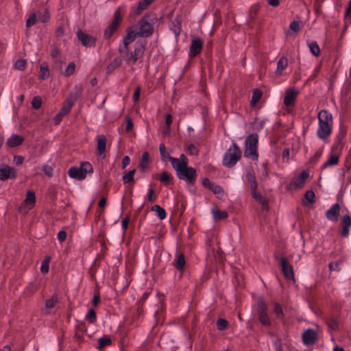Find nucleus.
Segmentation results:
<instances>
[{"label": "nucleus", "instance_id": "1", "mask_svg": "<svg viewBox=\"0 0 351 351\" xmlns=\"http://www.w3.org/2000/svg\"><path fill=\"white\" fill-rule=\"evenodd\" d=\"M158 19L156 14L151 12L145 14L138 23L133 25L131 29L134 32L137 37L148 38L154 32V25L157 23Z\"/></svg>", "mask_w": 351, "mask_h": 351}, {"label": "nucleus", "instance_id": "2", "mask_svg": "<svg viewBox=\"0 0 351 351\" xmlns=\"http://www.w3.org/2000/svg\"><path fill=\"white\" fill-rule=\"evenodd\" d=\"M82 92V86H76L75 87L74 90L70 95V98L66 100L64 105L61 108L60 112L55 116L53 121L56 125L58 124L62 121V118L71 111L75 101H77L81 95Z\"/></svg>", "mask_w": 351, "mask_h": 351}, {"label": "nucleus", "instance_id": "3", "mask_svg": "<svg viewBox=\"0 0 351 351\" xmlns=\"http://www.w3.org/2000/svg\"><path fill=\"white\" fill-rule=\"evenodd\" d=\"M145 42L138 41L135 43L134 51L129 53L128 51H125L119 47V51L127 64H134L139 58H142L145 52Z\"/></svg>", "mask_w": 351, "mask_h": 351}, {"label": "nucleus", "instance_id": "4", "mask_svg": "<svg viewBox=\"0 0 351 351\" xmlns=\"http://www.w3.org/2000/svg\"><path fill=\"white\" fill-rule=\"evenodd\" d=\"M176 167L174 169L179 179L186 181L188 184H194L197 177V172L194 168L189 167L184 162L177 164Z\"/></svg>", "mask_w": 351, "mask_h": 351}, {"label": "nucleus", "instance_id": "5", "mask_svg": "<svg viewBox=\"0 0 351 351\" xmlns=\"http://www.w3.org/2000/svg\"><path fill=\"white\" fill-rule=\"evenodd\" d=\"M241 151L239 146L232 143V146L226 151L223 157V166L231 168L234 166L241 157Z\"/></svg>", "mask_w": 351, "mask_h": 351}, {"label": "nucleus", "instance_id": "6", "mask_svg": "<svg viewBox=\"0 0 351 351\" xmlns=\"http://www.w3.org/2000/svg\"><path fill=\"white\" fill-rule=\"evenodd\" d=\"M93 167L88 162H83L80 167H71L68 171V175L73 179L82 180L86 178L87 173H92Z\"/></svg>", "mask_w": 351, "mask_h": 351}, {"label": "nucleus", "instance_id": "7", "mask_svg": "<svg viewBox=\"0 0 351 351\" xmlns=\"http://www.w3.org/2000/svg\"><path fill=\"white\" fill-rule=\"evenodd\" d=\"M258 136L256 133L250 134L245 140V150L244 152V156L247 158H251L253 160H258Z\"/></svg>", "mask_w": 351, "mask_h": 351}, {"label": "nucleus", "instance_id": "8", "mask_svg": "<svg viewBox=\"0 0 351 351\" xmlns=\"http://www.w3.org/2000/svg\"><path fill=\"white\" fill-rule=\"evenodd\" d=\"M258 320L265 326H269L271 322L267 313V307L266 304L263 300H258Z\"/></svg>", "mask_w": 351, "mask_h": 351}, {"label": "nucleus", "instance_id": "9", "mask_svg": "<svg viewBox=\"0 0 351 351\" xmlns=\"http://www.w3.org/2000/svg\"><path fill=\"white\" fill-rule=\"evenodd\" d=\"M122 20L121 8H119L114 12V18L110 25L106 28L104 32V37L106 38H110L113 33L117 30L120 22Z\"/></svg>", "mask_w": 351, "mask_h": 351}, {"label": "nucleus", "instance_id": "10", "mask_svg": "<svg viewBox=\"0 0 351 351\" xmlns=\"http://www.w3.org/2000/svg\"><path fill=\"white\" fill-rule=\"evenodd\" d=\"M77 38L81 41L82 44L86 47H91L95 45L97 39L84 32L81 29H78L77 32Z\"/></svg>", "mask_w": 351, "mask_h": 351}, {"label": "nucleus", "instance_id": "11", "mask_svg": "<svg viewBox=\"0 0 351 351\" xmlns=\"http://www.w3.org/2000/svg\"><path fill=\"white\" fill-rule=\"evenodd\" d=\"M279 263L286 278L294 280L295 278L293 267L288 263L287 260L284 257L280 258L279 259Z\"/></svg>", "mask_w": 351, "mask_h": 351}, {"label": "nucleus", "instance_id": "12", "mask_svg": "<svg viewBox=\"0 0 351 351\" xmlns=\"http://www.w3.org/2000/svg\"><path fill=\"white\" fill-rule=\"evenodd\" d=\"M340 215V206L338 204L332 205L326 212V217L331 221H337Z\"/></svg>", "mask_w": 351, "mask_h": 351}, {"label": "nucleus", "instance_id": "13", "mask_svg": "<svg viewBox=\"0 0 351 351\" xmlns=\"http://www.w3.org/2000/svg\"><path fill=\"white\" fill-rule=\"evenodd\" d=\"M317 338V333L313 329L308 328L302 334V340L305 345H313Z\"/></svg>", "mask_w": 351, "mask_h": 351}, {"label": "nucleus", "instance_id": "14", "mask_svg": "<svg viewBox=\"0 0 351 351\" xmlns=\"http://www.w3.org/2000/svg\"><path fill=\"white\" fill-rule=\"evenodd\" d=\"M332 125L329 123H319V128L317 130V136L321 139L326 138L331 133Z\"/></svg>", "mask_w": 351, "mask_h": 351}, {"label": "nucleus", "instance_id": "15", "mask_svg": "<svg viewBox=\"0 0 351 351\" xmlns=\"http://www.w3.org/2000/svg\"><path fill=\"white\" fill-rule=\"evenodd\" d=\"M202 49V41L199 38H194L190 46V56L195 57L198 55Z\"/></svg>", "mask_w": 351, "mask_h": 351}, {"label": "nucleus", "instance_id": "16", "mask_svg": "<svg viewBox=\"0 0 351 351\" xmlns=\"http://www.w3.org/2000/svg\"><path fill=\"white\" fill-rule=\"evenodd\" d=\"M16 171L15 169L9 166H4L0 168V180H6L9 178H15Z\"/></svg>", "mask_w": 351, "mask_h": 351}, {"label": "nucleus", "instance_id": "17", "mask_svg": "<svg viewBox=\"0 0 351 351\" xmlns=\"http://www.w3.org/2000/svg\"><path fill=\"white\" fill-rule=\"evenodd\" d=\"M298 95V91L294 88H289L287 90L286 95L284 98V104L287 106H292Z\"/></svg>", "mask_w": 351, "mask_h": 351}, {"label": "nucleus", "instance_id": "18", "mask_svg": "<svg viewBox=\"0 0 351 351\" xmlns=\"http://www.w3.org/2000/svg\"><path fill=\"white\" fill-rule=\"evenodd\" d=\"M351 227V217L350 215H346L343 216L341 221V235L343 237H348L350 234V228Z\"/></svg>", "mask_w": 351, "mask_h": 351}, {"label": "nucleus", "instance_id": "19", "mask_svg": "<svg viewBox=\"0 0 351 351\" xmlns=\"http://www.w3.org/2000/svg\"><path fill=\"white\" fill-rule=\"evenodd\" d=\"M136 38H137L136 35L135 34L134 32L130 27L128 29L127 34L124 37L123 40V47H121L122 49H123L125 51L128 50V46L129 45L133 42Z\"/></svg>", "mask_w": 351, "mask_h": 351}, {"label": "nucleus", "instance_id": "20", "mask_svg": "<svg viewBox=\"0 0 351 351\" xmlns=\"http://www.w3.org/2000/svg\"><path fill=\"white\" fill-rule=\"evenodd\" d=\"M319 123L332 124V116L326 110H322L318 114Z\"/></svg>", "mask_w": 351, "mask_h": 351}, {"label": "nucleus", "instance_id": "21", "mask_svg": "<svg viewBox=\"0 0 351 351\" xmlns=\"http://www.w3.org/2000/svg\"><path fill=\"white\" fill-rule=\"evenodd\" d=\"M246 178L250 184L251 191H254V189H256L257 182L256 181L255 173L252 169L247 170Z\"/></svg>", "mask_w": 351, "mask_h": 351}, {"label": "nucleus", "instance_id": "22", "mask_svg": "<svg viewBox=\"0 0 351 351\" xmlns=\"http://www.w3.org/2000/svg\"><path fill=\"white\" fill-rule=\"evenodd\" d=\"M97 342L98 345L96 346V348L100 350L110 346L112 343L111 338L106 335H103L101 337L98 339Z\"/></svg>", "mask_w": 351, "mask_h": 351}, {"label": "nucleus", "instance_id": "23", "mask_svg": "<svg viewBox=\"0 0 351 351\" xmlns=\"http://www.w3.org/2000/svg\"><path fill=\"white\" fill-rule=\"evenodd\" d=\"M154 0H142L141 1L137 7L134 10V14L136 16L140 15L143 11L145 10L148 6L154 1Z\"/></svg>", "mask_w": 351, "mask_h": 351}, {"label": "nucleus", "instance_id": "24", "mask_svg": "<svg viewBox=\"0 0 351 351\" xmlns=\"http://www.w3.org/2000/svg\"><path fill=\"white\" fill-rule=\"evenodd\" d=\"M106 138L104 135L97 136V149L100 155L106 151Z\"/></svg>", "mask_w": 351, "mask_h": 351}, {"label": "nucleus", "instance_id": "25", "mask_svg": "<svg viewBox=\"0 0 351 351\" xmlns=\"http://www.w3.org/2000/svg\"><path fill=\"white\" fill-rule=\"evenodd\" d=\"M288 66V60L285 57H281L278 62L276 75L279 76L282 74L284 69Z\"/></svg>", "mask_w": 351, "mask_h": 351}, {"label": "nucleus", "instance_id": "26", "mask_svg": "<svg viewBox=\"0 0 351 351\" xmlns=\"http://www.w3.org/2000/svg\"><path fill=\"white\" fill-rule=\"evenodd\" d=\"M23 141V137L18 135H13L8 139L6 144L10 147H14L21 145Z\"/></svg>", "mask_w": 351, "mask_h": 351}, {"label": "nucleus", "instance_id": "27", "mask_svg": "<svg viewBox=\"0 0 351 351\" xmlns=\"http://www.w3.org/2000/svg\"><path fill=\"white\" fill-rule=\"evenodd\" d=\"M122 62V60L121 58H114L107 66L106 73L107 74H110L112 73L117 68H118Z\"/></svg>", "mask_w": 351, "mask_h": 351}, {"label": "nucleus", "instance_id": "28", "mask_svg": "<svg viewBox=\"0 0 351 351\" xmlns=\"http://www.w3.org/2000/svg\"><path fill=\"white\" fill-rule=\"evenodd\" d=\"M168 159L171 163V165L173 167V169H176V165L179 163L180 164L182 162H184L185 164L188 165V159L184 154H181L179 158L169 156Z\"/></svg>", "mask_w": 351, "mask_h": 351}, {"label": "nucleus", "instance_id": "29", "mask_svg": "<svg viewBox=\"0 0 351 351\" xmlns=\"http://www.w3.org/2000/svg\"><path fill=\"white\" fill-rule=\"evenodd\" d=\"M149 165V154L144 152L142 154L141 159L139 162V168L141 171L144 172Z\"/></svg>", "mask_w": 351, "mask_h": 351}, {"label": "nucleus", "instance_id": "30", "mask_svg": "<svg viewBox=\"0 0 351 351\" xmlns=\"http://www.w3.org/2000/svg\"><path fill=\"white\" fill-rule=\"evenodd\" d=\"M308 176H309V173L307 171H302V173L298 176V179L295 181V182H294L295 185L298 188L302 186V185L305 182V181L307 179V178L308 177Z\"/></svg>", "mask_w": 351, "mask_h": 351}, {"label": "nucleus", "instance_id": "31", "mask_svg": "<svg viewBox=\"0 0 351 351\" xmlns=\"http://www.w3.org/2000/svg\"><path fill=\"white\" fill-rule=\"evenodd\" d=\"M212 213H213V218L215 221L225 219L228 216V213L225 210L214 209V210H213Z\"/></svg>", "mask_w": 351, "mask_h": 351}, {"label": "nucleus", "instance_id": "32", "mask_svg": "<svg viewBox=\"0 0 351 351\" xmlns=\"http://www.w3.org/2000/svg\"><path fill=\"white\" fill-rule=\"evenodd\" d=\"M50 72L46 63H43L40 66V78L42 80L47 79L49 77Z\"/></svg>", "mask_w": 351, "mask_h": 351}, {"label": "nucleus", "instance_id": "33", "mask_svg": "<svg viewBox=\"0 0 351 351\" xmlns=\"http://www.w3.org/2000/svg\"><path fill=\"white\" fill-rule=\"evenodd\" d=\"M184 265H185L184 256L182 254H179L177 256L176 260L174 263V266L177 268V269L182 270Z\"/></svg>", "mask_w": 351, "mask_h": 351}, {"label": "nucleus", "instance_id": "34", "mask_svg": "<svg viewBox=\"0 0 351 351\" xmlns=\"http://www.w3.org/2000/svg\"><path fill=\"white\" fill-rule=\"evenodd\" d=\"M339 162V156L330 155L327 161L323 165L322 169L326 168L328 166L337 165Z\"/></svg>", "mask_w": 351, "mask_h": 351}, {"label": "nucleus", "instance_id": "35", "mask_svg": "<svg viewBox=\"0 0 351 351\" xmlns=\"http://www.w3.org/2000/svg\"><path fill=\"white\" fill-rule=\"evenodd\" d=\"M308 47L311 53L317 57L320 54V49L317 43L315 41L311 42L308 43Z\"/></svg>", "mask_w": 351, "mask_h": 351}, {"label": "nucleus", "instance_id": "36", "mask_svg": "<svg viewBox=\"0 0 351 351\" xmlns=\"http://www.w3.org/2000/svg\"><path fill=\"white\" fill-rule=\"evenodd\" d=\"M36 202L35 193L32 191H28L25 199V203L27 205L33 206Z\"/></svg>", "mask_w": 351, "mask_h": 351}, {"label": "nucleus", "instance_id": "37", "mask_svg": "<svg viewBox=\"0 0 351 351\" xmlns=\"http://www.w3.org/2000/svg\"><path fill=\"white\" fill-rule=\"evenodd\" d=\"M315 195L313 191H307L305 193L304 198L307 203L304 202L305 206H308V204H311L315 202Z\"/></svg>", "mask_w": 351, "mask_h": 351}, {"label": "nucleus", "instance_id": "38", "mask_svg": "<svg viewBox=\"0 0 351 351\" xmlns=\"http://www.w3.org/2000/svg\"><path fill=\"white\" fill-rule=\"evenodd\" d=\"M152 210L155 211L160 219H164L166 217V212L164 208H162L159 205H155L152 208Z\"/></svg>", "mask_w": 351, "mask_h": 351}, {"label": "nucleus", "instance_id": "39", "mask_svg": "<svg viewBox=\"0 0 351 351\" xmlns=\"http://www.w3.org/2000/svg\"><path fill=\"white\" fill-rule=\"evenodd\" d=\"M75 70V64L74 62H71L69 64L63 74L64 75L69 77L74 73Z\"/></svg>", "mask_w": 351, "mask_h": 351}, {"label": "nucleus", "instance_id": "40", "mask_svg": "<svg viewBox=\"0 0 351 351\" xmlns=\"http://www.w3.org/2000/svg\"><path fill=\"white\" fill-rule=\"evenodd\" d=\"M274 313L276 314L277 318L282 319L284 317L282 306L279 303L274 304Z\"/></svg>", "mask_w": 351, "mask_h": 351}, {"label": "nucleus", "instance_id": "41", "mask_svg": "<svg viewBox=\"0 0 351 351\" xmlns=\"http://www.w3.org/2000/svg\"><path fill=\"white\" fill-rule=\"evenodd\" d=\"M136 172L135 169L132 171H129L126 174H125L123 177V182L125 183H128L130 182H134V175Z\"/></svg>", "mask_w": 351, "mask_h": 351}, {"label": "nucleus", "instance_id": "42", "mask_svg": "<svg viewBox=\"0 0 351 351\" xmlns=\"http://www.w3.org/2000/svg\"><path fill=\"white\" fill-rule=\"evenodd\" d=\"M86 318L87 320L89 321L90 323L93 324L96 321V313L94 309L90 308L89 309Z\"/></svg>", "mask_w": 351, "mask_h": 351}, {"label": "nucleus", "instance_id": "43", "mask_svg": "<svg viewBox=\"0 0 351 351\" xmlns=\"http://www.w3.org/2000/svg\"><path fill=\"white\" fill-rule=\"evenodd\" d=\"M262 93L259 90H255L253 93L251 103L252 105H255L261 99Z\"/></svg>", "mask_w": 351, "mask_h": 351}, {"label": "nucleus", "instance_id": "44", "mask_svg": "<svg viewBox=\"0 0 351 351\" xmlns=\"http://www.w3.org/2000/svg\"><path fill=\"white\" fill-rule=\"evenodd\" d=\"M32 107L34 108V109H38L40 108L41 105H42V99H41V97H39V96H36L34 97L33 99H32Z\"/></svg>", "mask_w": 351, "mask_h": 351}, {"label": "nucleus", "instance_id": "45", "mask_svg": "<svg viewBox=\"0 0 351 351\" xmlns=\"http://www.w3.org/2000/svg\"><path fill=\"white\" fill-rule=\"evenodd\" d=\"M228 322L224 319H219L217 322V326L219 330H224L228 327Z\"/></svg>", "mask_w": 351, "mask_h": 351}, {"label": "nucleus", "instance_id": "46", "mask_svg": "<svg viewBox=\"0 0 351 351\" xmlns=\"http://www.w3.org/2000/svg\"><path fill=\"white\" fill-rule=\"evenodd\" d=\"M158 178L165 184H168L171 180V176L165 171L162 172Z\"/></svg>", "mask_w": 351, "mask_h": 351}, {"label": "nucleus", "instance_id": "47", "mask_svg": "<svg viewBox=\"0 0 351 351\" xmlns=\"http://www.w3.org/2000/svg\"><path fill=\"white\" fill-rule=\"evenodd\" d=\"M27 61L25 59L17 60L14 64V67L18 70H23L25 68Z\"/></svg>", "mask_w": 351, "mask_h": 351}, {"label": "nucleus", "instance_id": "48", "mask_svg": "<svg viewBox=\"0 0 351 351\" xmlns=\"http://www.w3.org/2000/svg\"><path fill=\"white\" fill-rule=\"evenodd\" d=\"M159 151L162 158V160L168 158L169 154L166 152V147L164 143H160L159 145Z\"/></svg>", "mask_w": 351, "mask_h": 351}, {"label": "nucleus", "instance_id": "49", "mask_svg": "<svg viewBox=\"0 0 351 351\" xmlns=\"http://www.w3.org/2000/svg\"><path fill=\"white\" fill-rule=\"evenodd\" d=\"M57 298L56 297H52L45 301V306L47 308H52L55 306L57 303Z\"/></svg>", "mask_w": 351, "mask_h": 351}, {"label": "nucleus", "instance_id": "50", "mask_svg": "<svg viewBox=\"0 0 351 351\" xmlns=\"http://www.w3.org/2000/svg\"><path fill=\"white\" fill-rule=\"evenodd\" d=\"M289 29L297 33L300 29V22L298 21H293L289 25Z\"/></svg>", "mask_w": 351, "mask_h": 351}, {"label": "nucleus", "instance_id": "51", "mask_svg": "<svg viewBox=\"0 0 351 351\" xmlns=\"http://www.w3.org/2000/svg\"><path fill=\"white\" fill-rule=\"evenodd\" d=\"M36 21V15L35 13L31 14V16L26 21V26L29 27L34 25Z\"/></svg>", "mask_w": 351, "mask_h": 351}, {"label": "nucleus", "instance_id": "52", "mask_svg": "<svg viewBox=\"0 0 351 351\" xmlns=\"http://www.w3.org/2000/svg\"><path fill=\"white\" fill-rule=\"evenodd\" d=\"M328 325L331 329L336 330L338 326L337 320L334 317H331L328 321Z\"/></svg>", "mask_w": 351, "mask_h": 351}, {"label": "nucleus", "instance_id": "53", "mask_svg": "<svg viewBox=\"0 0 351 351\" xmlns=\"http://www.w3.org/2000/svg\"><path fill=\"white\" fill-rule=\"evenodd\" d=\"M43 171H44L45 174L48 177H51L53 176V168L51 166H43Z\"/></svg>", "mask_w": 351, "mask_h": 351}, {"label": "nucleus", "instance_id": "54", "mask_svg": "<svg viewBox=\"0 0 351 351\" xmlns=\"http://www.w3.org/2000/svg\"><path fill=\"white\" fill-rule=\"evenodd\" d=\"M215 194H219L223 192L221 187L213 183L209 188Z\"/></svg>", "mask_w": 351, "mask_h": 351}, {"label": "nucleus", "instance_id": "55", "mask_svg": "<svg viewBox=\"0 0 351 351\" xmlns=\"http://www.w3.org/2000/svg\"><path fill=\"white\" fill-rule=\"evenodd\" d=\"M165 122H166V125H167L165 134H167L169 132V127L172 123V117L171 114H167Z\"/></svg>", "mask_w": 351, "mask_h": 351}, {"label": "nucleus", "instance_id": "56", "mask_svg": "<svg viewBox=\"0 0 351 351\" xmlns=\"http://www.w3.org/2000/svg\"><path fill=\"white\" fill-rule=\"evenodd\" d=\"M252 197L257 201V202H261L263 200V197L261 195V193L256 192V189H254V191H251Z\"/></svg>", "mask_w": 351, "mask_h": 351}, {"label": "nucleus", "instance_id": "57", "mask_svg": "<svg viewBox=\"0 0 351 351\" xmlns=\"http://www.w3.org/2000/svg\"><path fill=\"white\" fill-rule=\"evenodd\" d=\"M125 119H126V128H125V130H126L127 132H130L133 128V123H132V119L129 117H127L125 118Z\"/></svg>", "mask_w": 351, "mask_h": 351}, {"label": "nucleus", "instance_id": "58", "mask_svg": "<svg viewBox=\"0 0 351 351\" xmlns=\"http://www.w3.org/2000/svg\"><path fill=\"white\" fill-rule=\"evenodd\" d=\"M141 88L139 86L136 87L135 89L134 94L133 95V100L136 102L139 100L140 95H141Z\"/></svg>", "mask_w": 351, "mask_h": 351}, {"label": "nucleus", "instance_id": "59", "mask_svg": "<svg viewBox=\"0 0 351 351\" xmlns=\"http://www.w3.org/2000/svg\"><path fill=\"white\" fill-rule=\"evenodd\" d=\"M66 238V233L65 231L61 230L58 233V239L59 240V241L63 242L64 241H65Z\"/></svg>", "mask_w": 351, "mask_h": 351}, {"label": "nucleus", "instance_id": "60", "mask_svg": "<svg viewBox=\"0 0 351 351\" xmlns=\"http://www.w3.org/2000/svg\"><path fill=\"white\" fill-rule=\"evenodd\" d=\"M339 261L332 262L329 264V269L332 270H339Z\"/></svg>", "mask_w": 351, "mask_h": 351}, {"label": "nucleus", "instance_id": "61", "mask_svg": "<svg viewBox=\"0 0 351 351\" xmlns=\"http://www.w3.org/2000/svg\"><path fill=\"white\" fill-rule=\"evenodd\" d=\"M258 12V8L256 7H252L250 10V18L251 20L254 19Z\"/></svg>", "mask_w": 351, "mask_h": 351}, {"label": "nucleus", "instance_id": "62", "mask_svg": "<svg viewBox=\"0 0 351 351\" xmlns=\"http://www.w3.org/2000/svg\"><path fill=\"white\" fill-rule=\"evenodd\" d=\"M24 161V158L21 156H14V162H15V164L16 165H20L21 164H23Z\"/></svg>", "mask_w": 351, "mask_h": 351}, {"label": "nucleus", "instance_id": "63", "mask_svg": "<svg viewBox=\"0 0 351 351\" xmlns=\"http://www.w3.org/2000/svg\"><path fill=\"white\" fill-rule=\"evenodd\" d=\"M130 162V158L129 156H125L122 160V168L125 169Z\"/></svg>", "mask_w": 351, "mask_h": 351}, {"label": "nucleus", "instance_id": "64", "mask_svg": "<svg viewBox=\"0 0 351 351\" xmlns=\"http://www.w3.org/2000/svg\"><path fill=\"white\" fill-rule=\"evenodd\" d=\"M274 344L276 346V351H283L281 343H280V339H276L274 341Z\"/></svg>", "mask_w": 351, "mask_h": 351}]
</instances>
